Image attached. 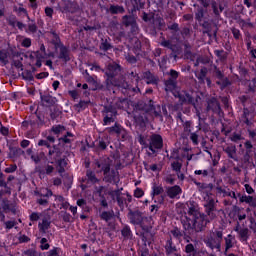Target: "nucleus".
<instances>
[{
	"instance_id": "nucleus-45",
	"label": "nucleus",
	"mask_w": 256,
	"mask_h": 256,
	"mask_svg": "<svg viewBox=\"0 0 256 256\" xmlns=\"http://www.w3.org/2000/svg\"><path fill=\"white\" fill-rule=\"evenodd\" d=\"M31 45V40L29 38H25L22 41V47H29Z\"/></svg>"
},
{
	"instance_id": "nucleus-17",
	"label": "nucleus",
	"mask_w": 256,
	"mask_h": 256,
	"mask_svg": "<svg viewBox=\"0 0 256 256\" xmlns=\"http://www.w3.org/2000/svg\"><path fill=\"white\" fill-rule=\"evenodd\" d=\"M9 53L7 52V50H0V61L1 63H3L4 65H7V63H9Z\"/></svg>"
},
{
	"instance_id": "nucleus-60",
	"label": "nucleus",
	"mask_w": 256,
	"mask_h": 256,
	"mask_svg": "<svg viewBox=\"0 0 256 256\" xmlns=\"http://www.w3.org/2000/svg\"><path fill=\"white\" fill-rule=\"evenodd\" d=\"M150 171H159V166H157V164H153L149 167Z\"/></svg>"
},
{
	"instance_id": "nucleus-20",
	"label": "nucleus",
	"mask_w": 256,
	"mask_h": 256,
	"mask_svg": "<svg viewBox=\"0 0 256 256\" xmlns=\"http://www.w3.org/2000/svg\"><path fill=\"white\" fill-rule=\"evenodd\" d=\"M212 9H213L215 15H219L223 11V9H225V7L223 6V4L217 5L216 2H213Z\"/></svg>"
},
{
	"instance_id": "nucleus-49",
	"label": "nucleus",
	"mask_w": 256,
	"mask_h": 256,
	"mask_svg": "<svg viewBox=\"0 0 256 256\" xmlns=\"http://www.w3.org/2000/svg\"><path fill=\"white\" fill-rule=\"evenodd\" d=\"M184 130L187 132V133H191V122H186L184 124Z\"/></svg>"
},
{
	"instance_id": "nucleus-19",
	"label": "nucleus",
	"mask_w": 256,
	"mask_h": 256,
	"mask_svg": "<svg viewBox=\"0 0 256 256\" xmlns=\"http://www.w3.org/2000/svg\"><path fill=\"white\" fill-rule=\"evenodd\" d=\"M117 115V111H113L111 115H107L104 118V125H109V123H113L115 121V116Z\"/></svg>"
},
{
	"instance_id": "nucleus-39",
	"label": "nucleus",
	"mask_w": 256,
	"mask_h": 256,
	"mask_svg": "<svg viewBox=\"0 0 256 256\" xmlns=\"http://www.w3.org/2000/svg\"><path fill=\"white\" fill-rule=\"evenodd\" d=\"M17 171L16 165H10L9 167L5 168V173H15Z\"/></svg>"
},
{
	"instance_id": "nucleus-30",
	"label": "nucleus",
	"mask_w": 256,
	"mask_h": 256,
	"mask_svg": "<svg viewBox=\"0 0 256 256\" xmlns=\"http://www.w3.org/2000/svg\"><path fill=\"white\" fill-rule=\"evenodd\" d=\"M111 217H113V214L111 212H102L101 219L104 221H110Z\"/></svg>"
},
{
	"instance_id": "nucleus-25",
	"label": "nucleus",
	"mask_w": 256,
	"mask_h": 256,
	"mask_svg": "<svg viewBox=\"0 0 256 256\" xmlns=\"http://www.w3.org/2000/svg\"><path fill=\"white\" fill-rule=\"evenodd\" d=\"M40 243V249H42V251H47V249H49V243H47V238H42Z\"/></svg>"
},
{
	"instance_id": "nucleus-3",
	"label": "nucleus",
	"mask_w": 256,
	"mask_h": 256,
	"mask_svg": "<svg viewBox=\"0 0 256 256\" xmlns=\"http://www.w3.org/2000/svg\"><path fill=\"white\" fill-rule=\"evenodd\" d=\"M183 190L178 185L167 187L166 194L170 199H179Z\"/></svg>"
},
{
	"instance_id": "nucleus-51",
	"label": "nucleus",
	"mask_w": 256,
	"mask_h": 256,
	"mask_svg": "<svg viewBox=\"0 0 256 256\" xmlns=\"http://www.w3.org/2000/svg\"><path fill=\"white\" fill-rule=\"evenodd\" d=\"M126 60L128 61V63H136L137 59L135 58V56H126Z\"/></svg>"
},
{
	"instance_id": "nucleus-23",
	"label": "nucleus",
	"mask_w": 256,
	"mask_h": 256,
	"mask_svg": "<svg viewBox=\"0 0 256 256\" xmlns=\"http://www.w3.org/2000/svg\"><path fill=\"white\" fill-rule=\"evenodd\" d=\"M86 175H87L88 181H90V183H97V177H95L94 172L88 171Z\"/></svg>"
},
{
	"instance_id": "nucleus-64",
	"label": "nucleus",
	"mask_w": 256,
	"mask_h": 256,
	"mask_svg": "<svg viewBox=\"0 0 256 256\" xmlns=\"http://www.w3.org/2000/svg\"><path fill=\"white\" fill-rule=\"evenodd\" d=\"M29 140H23L22 142H21V147H23L24 149L29 145Z\"/></svg>"
},
{
	"instance_id": "nucleus-59",
	"label": "nucleus",
	"mask_w": 256,
	"mask_h": 256,
	"mask_svg": "<svg viewBox=\"0 0 256 256\" xmlns=\"http://www.w3.org/2000/svg\"><path fill=\"white\" fill-rule=\"evenodd\" d=\"M69 210L71 211L72 215H77V206H70Z\"/></svg>"
},
{
	"instance_id": "nucleus-35",
	"label": "nucleus",
	"mask_w": 256,
	"mask_h": 256,
	"mask_svg": "<svg viewBox=\"0 0 256 256\" xmlns=\"http://www.w3.org/2000/svg\"><path fill=\"white\" fill-rule=\"evenodd\" d=\"M100 49H102V51H109V49H111V44H109L107 41L102 42Z\"/></svg>"
},
{
	"instance_id": "nucleus-13",
	"label": "nucleus",
	"mask_w": 256,
	"mask_h": 256,
	"mask_svg": "<svg viewBox=\"0 0 256 256\" xmlns=\"http://www.w3.org/2000/svg\"><path fill=\"white\" fill-rule=\"evenodd\" d=\"M235 231H237L240 235V241H242V243H245L247 241V239H249V229L244 228L239 230V228H236Z\"/></svg>"
},
{
	"instance_id": "nucleus-11",
	"label": "nucleus",
	"mask_w": 256,
	"mask_h": 256,
	"mask_svg": "<svg viewBox=\"0 0 256 256\" xmlns=\"http://www.w3.org/2000/svg\"><path fill=\"white\" fill-rule=\"evenodd\" d=\"M142 78L144 79V81H146L148 85L157 84V78L153 74H151V72L149 71L144 72L142 75Z\"/></svg>"
},
{
	"instance_id": "nucleus-42",
	"label": "nucleus",
	"mask_w": 256,
	"mask_h": 256,
	"mask_svg": "<svg viewBox=\"0 0 256 256\" xmlns=\"http://www.w3.org/2000/svg\"><path fill=\"white\" fill-rule=\"evenodd\" d=\"M246 193H248V195H252V193L255 192V190H253V187H251L249 184H245L244 185Z\"/></svg>"
},
{
	"instance_id": "nucleus-61",
	"label": "nucleus",
	"mask_w": 256,
	"mask_h": 256,
	"mask_svg": "<svg viewBox=\"0 0 256 256\" xmlns=\"http://www.w3.org/2000/svg\"><path fill=\"white\" fill-rule=\"evenodd\" d=\"M77 205H78V207H84V206H85V200H83V199H78V200H77Z\"/></svg>"
},
{
	"instance_id": "nucleus-32",
	"label": "nucleus",
	"mask_w": 256,
	"mask_h": 256,
	"mask_svg": "<svg viewBox=\"0 0 256 256\" xmlns=\"http://www.w3.org/2000/svg\"><path fill=\"white\" fill-rule=\"evenodd\" d=\"M168 256H181V253L177 252L175 248L167 249Z\"/></svg>"
},
{
	"instance_id": "nucleus-53",
	"label": "nucleus",
	"mask_w": 256,
	"mask_h": 256,
	"mask_svg": "<svg viewBox=\"0 0 256 256\" xmlns=\"http://www.w3.org/2000/svg\"><path fill=\"white\" fill-rule=\"evenodd\" d=\"M196 19L197 21H201V19H203V10H198V12L196 13Z\"/></svg>"
},
{
	"instance_id": "nucleus-47",
	"label": "nucleus",
	"mask_w": 256,
	"mask_h": 256,
	"mask_svg": "<svg viewBox=\"0 0 256 256\" xmlns=\"http://www.w3.org/2000/svg\"><path fill=\"white\" fill-rule=\"evenodd\" d=\"M195 175H203L204 177H207V175H208V172H207V170H204V171H202V170H195Z\"/></svg>"
},
{
	"instance_id": "nucleus-27",
	"label": "nucleus",
	"mask_w": 256,
	"mask_h": 256,
	"mask_svg": "<svg viewBox=\"0 0 256 256\" xmlns=\"http://www.w3.org/2000/svg\"><path fill=\"white\" fill-rule=\"evenodd\" d=\"M52 131L55 133V135H59V133H63V131H65V127L57 125L52 128Z\"/></svg>"
},
{
	"instance_id": "nucleus-5",
	"label": "nucleus",
	"mask_w": 256,
	"mask_h": 256,
	"mask_svg": "<svg viewBox=\"0 0 256 256\" xmlns=\"http://www.w3.org/2000/svg\"><path fill=\"white\" fill-rule=\"evenodd\" d=\"M121 72V66L117 63H112L108 65V70L106 71V75L109 77V79H113L116 75H118Z\"/></svg>"
},
{
	"instance_id": "nucleus-9",
	"label": "nucleus",
	"mask_w": 256,
	"mask_h": 256,
	"mask_svg": "<svg viewBox=\"0 0 256 256\" xmlns=\"http://www.w3.org/2000/svg\"><path fill=\"white\" fill-rule=\"evenodd\" d=\"M97 167L104 172V175H107L111 171V161L109 158H105L104 162H98Z\"/></svg>"
},
{
	"instance_id": "nucleus-57",
	"label": "nucleus",
	"mask_w": 256,
	"mask_h": 256,
	"mask_svg": "<svg viewBox=\"0 0 256 256\" xmlns=\"http://www.w3.org/2000/svg\"><path fill=\"white\" fill-rule=\"evenodd\" d=\"M123 201H124V199L121 196L117 197V203H118L119 207H123V205H124Z\"/></svg>"
},
{
	"instance_id": "nucleus-21",
	"label": "nucleus",
	"mask_w": 256,
	"mask_h": 256,
	"mask_svg": "<svg viewBox=\"0 0 256 256\" xmlns=\"http://www.w3.org/2000/svg\"><path fill=\"white\" fill-rule=\"evenodd\" d=\"M163 193V187L154 184L152 187V197H155V195H161Z\"/></svg>"
},
{
	"instance_id": "nucleus-7",
	"label": "nucleus",
	"mask_w": 256,
	"mask_h": 256,
	"mask_svg": "<svg viewBox=\"0 0 256 256\" xmlns=\"http://www.w3.org/2000/svg\"><path fill=\"white\" fill-rule=\"evenodd\" d=\"M206 207V213L210 217V219H215V200L210 199L207 204L204 205Z\"/></svg>"
},
{
	"instance_id": "nucleus-4",
	"label": "nucleus",
	"mask_w": 256,
	"mask_h": 256,
	"mask_svg": "<svg viewBox=\"0 0 256 256\" xmlns=\"http://www.w3.org/2000/svg\"><path fill=\"white\" fill-rule=\"evenodd\" d=\"M60 9L64 13H75L77 11V3L71 1H64L63 4H60Z\"/></svg>"
},
{
	"instance_id": "nucleus-56",
	"label": "nucleus",
	"mask_w": 256,
	"mask_h": 256,
	"mask_svg": "<svg viewBox=\"0 0 256 256\" xmlns=\"http://www.w3.org/2000/svg\"><path fill=\"white\" fill-rule=\"evenodd\" d=\"M30 2V7L32 9H37V0H29Z\"/></svg>"
},
{
	"instance_id": "nucleus-52",
	"label": "nucleus",
	"mask_w": 256,
	"mask_h": 256,
	"mask_svg": "<svg viewBox=\"0 0 256 256\" xmlns=\"http://www.w3.org/2000/svg\"><path fill=\"white\" fill-rule=\"evenodd\" d=\"M45 13H46L47 17H53V10H52V8L46 7L45 8Z\"/></svg>"
},
{
	"instance_id": "nucleus-14",
	"label": "nucleus",
	"mask_w": 256,
	"mask_h": 256,
	"mask_svg": "<svg viewBox=\"0 0 256 256\" xmlns=\"http://www.w3.org/2000/svg\"><path fill=\"white\" fill-rule=\"evenodd\" d=\"M32 57H36V62H35L36 67H41L43 60L45 59V56L43 55V53H41V51L34 52Z\"/></svg>"
},
{
	"instance_id": "nucleus-34",
	"label": "nucleus",
	"mask_w": 256,
	"mask_h": 256,
	"mask_svg": "<svg viewBox=\"0 0 256 256\" xmlns=\"http://www.w3.org/2000/svg\"><path fill=\"white\" fill-rule=\"evenodd\" d=\"M143 195H145V193L143 192V190L141 188H137L135 191H134V196L137 198V199H141V197H143Z\"/></svg>"
},
{
	"instance_id": "nucleus-6",
	"label": "nucleus",
	"mask_w": 256,
	"mask_h": 256,
	"mask_svg": "<svg viewBox=\"0 0 256 256\" xmlns=\"http://www.w3.org/2000/svg\"><path fill=\"white\" fill-rule=\"evenodd\" d=\"M122 23L129 27H132V33H137L139 31V27H137V23H135V18L133 16H124L122 19Z\"/></svg>"
},
{
	"instance_id": "nucleus-15",
	"label": "nucleus",
	"mask_w": 256,
	"mask_h": 256,
	"mask_svg": "<svg viewBox=\"0 0 256 256\" xmlns=\"http://www.w3.org/2000/svg\"><path fill=\"white\" fill-rule=\"evenodd\" d=\"M49 225H51V222H49L47 218H44L42 222H39L38 227L39 230L42 231V233H45V231L49 229Z\"/></svg>"
},
{
	"instance_id": "nucleus-63",
	"label": "nucleus",
	"mask_w": 256,
	"mask_h": 256,
	"mask_svg": "<svg viewBox=\"0 0 256 256\" xmlns=\"http://www.w3.org/2000/svg\"><path fill=\"white\" fill-rule=\"evenodd\" d=\"M69 93H70L71 97H73V99H77V97L79 96V94L75 90H72Z\"/></svg>"
},
{
	"instance_id": "nucleus-48",
	"label": "nucleus",
	"mask_w": 256,
	"mask_h": 256,
	"mask_svg": "<svg viewBox=\"0 0 256 256\" xmlns=\"http://www.w3.org/2000/svg\"><path fill=\"white\" fill-rule=\"evenodd\" d=\"M58 251H59V248H53L48 252V256H57Z\"/></svg>"
},
{
	"instance_id": "nucleus-38",
	"label": "nucleus",
	"mask_w": 256,
	"mask_h": 256,
	"mask_svg": "<svg viewBox=\"0 0 256 256\" xmlns=\"http://www.w3.org/2000/svg\"><path fill=\"white\" fill-rule=\"evenodd\" d=\"M122 235L123 237H130L131 236V229L129 227H124L122 229Z\"/></svg>"
},
{
	"instance_id": "nucleus-33",
	"label": "nucleus",
	"mask_w": 256,
	"mask_h": 256,
	"mask_svg": "<svg viewBox=\"0 0 256 256\" xmlns=\"http://www.w3.org/2000/svg\"><path fill=\"white\" fill-rule=\"evenodd\" d=\"M190 139L192 143H194V145H199V136L197 135V133H192L190 135Z\"/></svg>"
},
{
	"instance_id": "nucleus-44",
	"label": "nucleus",
	"mask_w": 256,
	"mask_h": 256,
	"mask_svg": "<svg viewBox=\"0 0 256 256\" xmlns=\"http://www.w3.org/2000/svg\"><path fill=\"white\" fill-rule=\"evenodd\" d=\"M36 77L38 79H46V77H49V73L48 72H41V73L37 74Z\"/></svg>"
},
{
	"instance_id": "nucleus-8",
	"label": "nucleus",
	"mask_w": 256,
	"mask_h": 256,
	"mask_svg": "<svg viewBox=\"0 0 256 256\" xmlns=\"http://www.w3.org/2000/svg\"><path fill=\"white\" fill-rule=\"evenodd\" d=\"M207 247H210V249H217L218 251H221V242L213 237L208 238L205 241Z\"/></svg>"
},
{
	"instance_id": "nucleus-31",
	"label": "nucleus",
	"mask_w": 256,
	"mask_h": 256,
	"mask_svg": "<svg viewBox=\"0 0 256 256\" xmlns=\"http://www.w3.org/2000/svg\"><path fill=\"white\" fill-rule=\"evenodd\" d=\"M89 104V102H86V101H80L76 107L79 111H83V109H86L87 108V105Z\"/></svg>"
},
{
	"instance_id": "nucleus-36",
	"label": "nucleus",
	"mask_w": 256,
	"mask_h": 256,
	"mask_svg": "<svg viewBox=\"0 0 256 256\" xmlns=\"http://www.w3.org/2000/svg\"><path fill=\"white\" fill-rule=\"evenodd\" d=\"M15 225H17V222L13 221V220L5 222L6 229H13V227H15Z\"/></svg>"
},
{
	"instance_id": "nucleus-12",
	"label": "nucleus",
	"mask_w": 256,
	"mask_h": 256,
	"mask_svg": "<svg viewBox=\"0 0 256 256\" xmlns=\"http://www.w3.org/2000/svg\"><path fill=\"white\" fill-rule=\"evenodd\" d=\"M129 219L133 225H139L142 221L141 212H129Z\"/></svg>"
},
{
	"instance_id": "nucleus-26",
	"label": "nucleus",
	"mask_w": 256,
	"mask_h": 256,
	"mask_svg": "<svg viewBox=\"0 0 256 256\" xmlns=\"http://www.w3.org/2000/svg\"><path fill=\"white\" fill-rule=\"evenodd\" d=\"M60 59H64V61H69V54L66 48H62L60 51Z\"/></svg>"
},
{
	"instance_id": "nucleus-37",
	"label": "nucleus",
	"mask_w": 256,
	"mask_h": 256,
	"mask_svg": "<svg viewBox=\"0 0 256 256\" xmlns=\"http://www.w3.org/2000/svg\"><path fill=\"white\" fill-rule=\"evenodd\" d=\"M183 157L187 159V161H191L193 159V154H189V149H184Z\"/></svg>"
},
{
	"instance_id": "nucleus-54",
	"label": "nucleus",
	"mask_w": 256,
	"mask_h": 256,
	"mask_svg": "<svg viewBox=\"0 0 256 256\" xmlns=\"http://www.w3.org/2000/svg\"><path fill=\"white\" fill-rule=\"evenodd\" d=\"M39 147H49V143L47 142V140H40L38 142Z\"/></svg>"
},
{
	"instance_id": "nucleus-24",
	"label": "nucleus",
	"mask_w": 256,
	"mask_h": 256,
	"mask_svg": "<svg viewBox=\"0 0 256 256\" xmlns=\"http://www.w3.org/2000/svg\"><path fill=\"white\" fill-rule=\"evenodd\" d=\"M151 115L154 117H159L161 115V106L153 107L150 111Z\"/></svg>"
},
{
	"instance_id": "nucleus-46",
	"label": "nucleus",
	"mask_w": 256,
	"mask_h": 256,
	"mask_svg": "<svg viewBox=\"0 0 256 256\" xmlns=\"http://www.w3.org/2000/svg\"><path fill=\"white\" fill-rule=\"evenodd\" d=\"M173 87H175V82L171 81H167L166 82V91H169V89H173Z\"/></svg>"
},
{
	"instance_id": "nucleus-43",
	"label": "nucleus",
	"mask_w": 256,
	"mask_h": 256,
	"mask_svg": "<svg viewBox=\"0 0 256 256\" xmlns=\"http://www.w3.org/2000/svg\"><path fill=\"white\" fill-rule=\"evenodd\" d=\"M36 31H37V25H35V24L28 25V32L29 33H35Z\"/></svg>"
},
{
	"instance_id": "nucleus-41",
	"label": "nucleus",
	"mask_w": 256,
	"mask_h": 256,
	"mask_svg": "<svg viewBox=\"0 0 256 256\" xmlns=\"http://www.w3.org/2000/svg\"><path fill=\"white\" fill-rule=\"evenodd\" d=\"M182 103H193V97H191L189 94H186L185 98L182 100Z\"/></svg>"
},
{
	"instance_id": "nucleus-29",
	"label": "nucleus",
	"mask_w": 256,
	"mask_h": 256,
	"mask_svg": "<svg viewBox=\"0 0 256 256\" xmlns=\"http://www.w3.org/2000/svg\"><path fill=\"white\" fill-rule=\"evenodd\" d=\"M40 195H42V197H52L53 192L49 189H42L40 190Z\"/></svg>"
},
{
	"instance_id": "nucleus-1",
	"label": "nucleus",
	"mask_w": 256,
	"mask_h": 256,
	"mask_svg": "<svg viewBox=\"0 0 256 256\" xmlns=\"http://www.w3.org/2000/svg\"><path fill=\"white\" fill-rule=\"evenodd\" d=\"M188 207V213L183 214L181 217L182 225L186 231L195 229L197 232L203 231L205 225H207V219L205 215L199 213L197 203L194 201H188L186 203Z\"/></svg>"
},
{
	"instance_id": "nucleus-10",
	"label": "nucleus",
	"mask_w": 256,
	"mask_h": 256,
	"mask_svg": "<svg viewBox=\"0 0 256 256\" xmlns=\"http://www.w3.org/2000/svg\"><path fill=\"white\" fill-rule=\"evenodd\" d=\"M224 240H225V253H224V255H227V251H229V249H232V247L236 243V240H235V236H233L231 234H228L227 237Z\"/></svg>"
},
{
	"instance_id": "nucleus-2",
	"label": "nucleus",
	"mask_w": 256,
	"mask_h": 256,
	"mask_svg": "<svg viewBox=\"0 0 256 256\" xmlns=\"http://www.w3.org/2000/svg\"><path fill=\"white\" fill-rule=\"evenodd\" d=\"M161 147H163V138L159 134H153L149 139L148 149L155 153Z\"/></svg>"
},
{
	"instance_id": "nucleus-18",
	"label": "nucleus",
	"mask_w": 256,
	"mask_h": 256,
	"mask_svg": "<svg viewBox=\"0 0 256 256\" xmlns=\"http://www.w3.org/2000/svg\"><path fill=\"white\" fill-rule=\"evenodd\" d=\"M185 251H186L187 255H189V256L197 255V251L195 250V246H193V244L186 245Z\"/></svg>"
},
{
	"instance_id": "nucleus-40",
	"label": "nucleus",
	"mask_w": 256,
	"mask_h": 256,
	"mask_svg": "<svg viewBox=\"0 0 256 256\" xmlns=\"http://www.w3.org/2000/svg\"><path fill=\"white\" fill-rule=\"evenodd\" d=\"M41 217V215L37 212H33L30 215V221H39V218Z\"/></svg>"
},
{
	"instance_id": "nucleus-50",
	"label": "nucleus",
	"mask_w": 256,
	"mask_h": 256,
	"mask_svg": "<svg viewBox=\"0 0 256 256\" xmlns=\"http://www.w3.org/2000/svg\"><path fill=\"white\" fill-rule=\"evenodd\" d=\"M232 33L235 39H239V37H241V32L237 29H233Z\"/></svg>"
},
{
	"instance_id": "nucleus-16",
	"label": "nucleus",
	"mask_w": 256,
	"mask_h": 256,
	"mask_svg": "<svg viewBox=\"0 0 256 256\" xmlns=\"http://www.w3.org/2000/svg\"><path fill=\"white\" fill-rule=\"evenodd\" d=\"M241 201H243L244 203H248L252 207H256V198H254L253 196H243L241 198Z\"/></svg>"
},
{
	"instance_id": "nucleus-28",
	"label": "nucleus",
	"mask_w": 256,
	"mask_h": 256,
	"mask_svg": "<svg viewBox=\"0 0 256 256\" xmlns=\"http://www.w3.org/2000/svg\"><path fill=\"white\" fill-rule=\"evenodd\" d=\"M182 164L179 161H175L172 163V169L173 171H176V173H179L181 171Z\"/></svg>"
},
{
	"instance_id": "nucleus-62",
	"label": "nucleus",
	"mask_w": 256,
	"mask_h": 256,
	"mask_svg": "<svg viewBox=\"0 0 256 256\" xmlns=\"http://www.w3.org/2000/svg\"><path fill=\"white\" fill-rule=\"evenodd\" d=\"M39 205H47V199L46 198H40L38 199Z\"/></svg>"
},
{
	"instance_id": "nucleus-55",
	"label": "nucleus",
	"mask_w": 256,
	"mask_h": 256,
	"mask_svg": "<svg viewBox=\"0 0 256 256\" xmlns=\"http://www.w3.org/2000/svg\"><path fill=\"white\" fill-rule=\"evenodd\" d=\"M171 234L173 235V237H181V232L179 231V229L172 230Z\"/></svg>"
},
{
	"instance_id": "nucleus-58",
	"label": "nucleus",
	"mask_w": 256,
	"mask_h": 256,
	"mask_svg": "<svg viewBox=\"0 0 256 256\" xmlns=\"http://www.w3.org/2000/svg\"><path fill=\"white\" fill-rule=\"evenodd\" d=\"M216 239L218 240V241H220V243H221V239H223V232H221V231H217L216 232Z\"/></svg>"
},
{
	"instance_id": "nucleus-22",
	"label": "nucleus",
	"mask_w": 256,
	"mask_h": 256,
	"mask_svg": "<svg viewBox=\"0 0 256 256\" xmlns=\"http://www.w3.org/2000/svg\"><path fill=\"white\" fill-rule=\"evenodd\" d=\"M125 10L121 6H110V13L117 14V13H123Z\"/></svg>"
}]
</instances>
